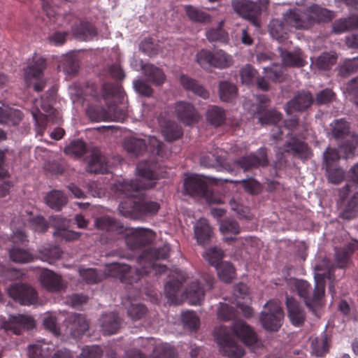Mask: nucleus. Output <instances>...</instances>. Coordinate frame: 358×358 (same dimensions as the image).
Masks as SVG:
<instances>
[{
    "instance_id": "27",
    "label": "nucleus",
    "mask_w": 358,
    "mask_h": 358,
    "mask_svg": "<svg viewBox=\"0 0 358 358\" xmlns=\"http://www.w3.org/2000/svg\"><path fill=\"white\" fill-rule=\"evenodd\" d=\"M23 118V113L8 106H0V124L17 125Z\"/></svg>"
},
{
    "instance_id": "16",
    "label": "nucleus",
    "mask_w": 358,
    "mask_h": 358,
    "mask_svg": "<svg viewBox=\"0 0 358 358\" xmlns=\"http://www.w3.org/2000/svg\"><path fill=\"white\" fill-rule=\"evenodd\" d=\"M175 110L180 121L187 125H192L199 122L200 115L194 106L186 101L176 103Z\"/></svg>"
},
{
    "instance_id": "2",
    "label": "nucleus",
    "mask_w": 358,
    "mask_h": 358,
    "mask_svg": "<svg viewBox=\"0 0 358 358\" xmlns=\"http://www.w3.org/2000/svg\"><path fill=\"white\" fill-rule=\"evenodd\" d=\"M138 180H124L120 185V190L124 192L127 198L119 204L120 213L131 219L138 217V199L140 190L150 189L154 187L156 173L152 171L147 162H140L136 167Z\"/></svg>"
},
{
    "instance_id": "50",
    "label": "nucleus",
    "mask_w": 358,
    "mask_h": 358,
    "mask_svg": "<svg viewBox=\"0 0 358 358\" xmlns=\"http://www.w3.org/2000/svg\"><path fill=\"white\" fill-rule=\"evenodd\" d=\"M311 349L312 353L316 357L324 356L329 351L327 338L326 337L314 338L311 342Z\"/></svg>"
},
{
    "instance_id": "58",
    "label": "nucleus",
    "mask_w": 358,
    "mask_h": 358,
    "mask_svg": "<svg viewBox=\"0 0 358 358\" xmlns=\"http://www.w3.org/2000/svg\"><path fill=\"white\" fill-rule=\"evenodd\" d=\"M220 229L224 234H232L234 235L240 233V226L238 223L230 218H226L221 221Z\"/></svg>"
},
{
    "instance_id": "12",
    "label": "nucleus",
    "mask_w": 358,
    "mask_h": 358,
    "mask_svg": "<svg viewBox=\"0 0 358 358\" xmlns=\"http://www.w3.org/2000/svg\"><path fill=\"white\" fill-rule=\"evenodd\" d=\"M7 293L15 302L23 306H30L37 302V292L25 283H13L8 287Z\"/></svg>"
},
{
    "instance_id": "46",
    "label": "nucleus",
    "mask_w": 358,
    "mask_h": 358,
    "mask_svg": "<svg viewBox=\"0 0 358 358\" xmlns=\"http://www.w3.org/2000/svg\"><path fill=\"white\" fill-rule=\"evenodd\" d=\"M159 204L156 201L138 199V217L155 215L159 211Z\"/></svg>"
},
{
    "instance_id": "31",
    "label": "nucleus",
    "mask_w": 358,
    "mask_h": 358,
    "mask_svg": "<svg viewBox=\"0 0 358 358\" xmlns=\"http://www.w3.org/2000/svg\"><path fill=\"white\" fill-rule=\"evenodd\" d=\"M45 202L50 208L59 211L66 204L67 198L62 191L52 190L45 196Z\"/></svg>"
},
{
    "instance_id": "64",
    "label": "nucleus",
    "mask_w": 358,
    "mask_h": 358,
    "mask_svg": "<svg viewBox=\"0 0 358 358\" xmlns=\"http://www.w3.org/2000/svg\"><path fill=\"white\" fill-rule=\"evenodd\" d=\"M103 351L99 346H86L82 350L80 358H101Z\"/></svg>"
},
{
    "instance_id": "43",
    "label": "nucleus",
    "mask_w": 358,
    "mask_h": 358,
    "mask_svg": "<svg viewBox=\"0 0 358 358\" xmlns=\"http://www.w3.org/2000/svg\"><path fill=\"white\" fill-rule=\"evenodd\" d=\"M86 113L92 122L108 121L111 119L110 113L102 106H90Z\"/></svg>"
},
{
    "instance_id": "52",
    "label": "nucleus",
    "mask_w": 358,
    "mask_h": 358,
    "mask_svg": "<svg viewBox=\"0 0 358 358\" xmlns=\"http://www.w3.org/2000/svg\"><path fill=\"white\" fill-rule=\"evenodd\" d=\"M358 146V135L353 134L350 138L346 140L341 147V151L345 155V158H350L354 156L355 150Z\"/></svg>"
},
{
    "instance_id": "21",
    "label": "nucleus",
    "mask_w": 358,
    "mask_h": 358,
    "mask_svg": "<svg viewBox=\"0 0 358 358\" xmlns=\"http://www.w3.org/2000/svg\"><path fill=\"white\" fill-rule=\"evenodd\" d=\"M286 306L288 317L291 323L296 327H301L306 320V312L300 303L292 297H286Z\"/></svg>"
},
{
    "instance_id": "24",
    "label": "nucleus",
    "mask_w": 358,
    "mask_h": 358,
    "mask_svg": "<svg viewBox=\"0 0 358 358\" xmlns=\"http://www.w3.org/2000/svg\"><path fill=\"white\" fill-rule=\"evenodd\" d=\"M99 323L104 335H112L119 330L121 320L117 313L110 312L103 314L99 319Z\"/></svg>"
},
{
    "instance_id": "62",
    "label": "nucleus",
    "mask_w": 358,
    "mask_h": 358,
    "mask_svg": "<svg viewBox=\"0 0 358 358\" xmlns=\"http://www.w3.org/2000/svg\"><path fill=\"white\" fill-rule=\"evenodd\" d=\"M335 99L336 94L331 90L327 88L317 93L315 102L317 105H324L331 103Z\"/></svg>"
},
{
    "instance_id": "45",
    "label": "nucleus",
    "mask_w": 358,
    "mask_h": 358,
    "mask_svg": "<svg viewBox=\"0 0 358 358\" xmlns=\"http://www.w3.org/2000/svg\"><path fill=\"white\" fill-rule=\"evenodd\" d=\"M259 114V122L262 124L275 125L281 120L282 115L275 110L264 109V112H257Z\"/></svg>"
},
{
    "instance_id": "17",
    "label": "nucleus",
    "mask_w": 358,
    "mask_h": 358,
    "mask_svg": "<svg viewBox=\"0 0 358 358\" xmlns=\"http://www.w3.org/2000/svg\"><path fill=\"white\" fill-rule=\"evenodd\" d=\"M283 150L292 153L294 157L301 160H307L312 156V152L308 144L292 136L283 145Z\"/></svg>"
},
{
    "instance_id": "30",
    "label": "nucleus",
    "mask_w": 358,
    "mask_h": 358,
    "mask_svg": "<svg viewBox=\"0 0 358 358\" xmlns=\"http://www.w3.org/2000/svg\"><path fill=\"white\" fill-rule=\"evenodd\" d=\"M74 36L83 41L92 40L97 35L95 27L87 21H80L73 29Z\"/></svg>"
},
{
    "instance_id": "1",
    "label": "nucleus",
    "mask_w": 358,
    "mask_h": 358,
    "mask_svg": "<svg viewBox=\"0 0 358 358\" xmlns=\"http://www.w3.org/2000/svg\"><path fill=\"white\" fill-rule=\"evenodd\" d=\"M170 248L163 245L159 248H150L138 257L137 262L141 268H132L126 264L113 262L107 265L106 270L102 271L92 268H80L79 275L83 281L87 284H97L107 276L119 278L125 284H133L138 281L144 275H148L150 270L156 274L164 273L167 267L156 263L157 260L166 259L169 256Z\"/></svg>"
},
{
    "instance_id": "60",
    "label": "nucleus",
    "mask_w": 358,
    "mask_h": 358,
    "mask_svg": "<svg viewBox=\"0 0 358 358\" xmlns=\"http://www.w3.org/2000/svg\"><path fill=\"white\" fill-rule=\"evenodd\" d=\"M153 358H176V353L173 348L164 344L156 347Z\"/></svg>"
},
{
    "instance_id": "34",
    "label": "nucleus",
    "mask_w": 358,
    "mask_h": 358,
    "mask_svg": "<svg viewBox=\"0 0 358 358\" xmlns=\"http://www.w3.org/2000/svg\"><path fill=\"white\" fill-rule=\"evenodd\" d=\"M207 122L215 127L222 125L226 120L225 110L219 106H210L206 111Z\"/></svg>"
},
{
    "instance_id": "56",
    "label": "nucleus",
    "mask_w": 358,
    "mask_h": 358,
    "mask_svg": "<svg viewBox=\"0 0 358 358\" xmlns=\"http://www.w3.org/2000/svg\"><path fill=\"white\" fill-rule=\"evenodd\" d=\"M217 315L219 320L229 321L236 317L237 312L234 307L227 303H220L217 309Z\"/></svg>"
},
{
    "instance_id": "41",
    "label": "nucleus",
    "mask_w": 358,
    "mask_h": 358,
    "mask_svg": "<svg viewBox=\"0 0 358 358\" xmlns=\"http://www.w3.org/2000/svg\"><path fill=\"white\" fill-rule=\"evenodd\" d=\"M358 28V15H352L348 18L339 19L333 24L334 33L340 34L350 29Z\"/></svg>"
},
{
    "instance_id": "28",
    "label": "nucleus",
    "mask_w": 358,
    "mask_h": 358,
    "mask_svg": "<svg viewBox=\"0 0 358 358\" xmlns=\"http://www.w3.org/2000/svg\"><path fill=\"white\" fill-rule=\"evenodd\" d=\"M180 81L187 91L193 92L195 95L206 99L209 97V92L202 85H201L196 80L189 78L187 76L182 75Z\"/></svg>"
},
{
    "instance_id": "36",
    "label": "nucleus",
    "mask_w": 358,
    "mask_h": 358,
    "mask_svg": "<svg viewBox=\"0 0 358 358\" xmlns=\"http://www.w3.org/2000/svg\"><path fill=\"white\" fill-rule=\"evenodd\" d=\"M124 148L127 152L139 156L146 150L147 144L143 139L131 137L124 141Z\"/></svg>"
},
{
    "instance_id": "14",
    "label": "nucleus",
    "mask_w": 358,
    "mask_h": 358,
    "mask_svg": "<svg viewBox=\"0 0 358 358\" xmlns=\"http://www.w3.org/2000/svg\"><path fill=\"white\" fill-rule=\"evenodd\" d=\"M234 164L244 171L257 169L259 166H267L268 164L267 149L264 147L260 148L257 152L251 153L235 160Z\"/></svg>"
},
{
    "instance_id": "57",
    "label": "nucleus",
    "mask_w": 358,
    "mask_h": 358,
    "mask_svg": "<svg viewBox=\"0 0 358 358\" xmlns=\"http://www.w3.org/2000/svg\"><path fill=\"white\" fill-rule=\"evenodd\" d=\"M29 225L34 231L38 233H45L48 231L49 223L41 215L33 217L29 220Z\"/></svg>"
},
{
    "instance_id": "40",
    "label": "nucleus",
    "mask_w": 358,
    "mask_h": 358,
    "mask_svg": "<svg viewBox=\"0 0 358 358\" xmlns=\"http://www.w3.org/2000/svg\"><path fill=\"white\" fill-rule=\"evenodd\" d=\"M145 76L149 81L155 85H161L165 80V75L163 71L152 64H146L143 67Z\"/></svg>"
},
{
    "instance_id": "20",
    "label": "nucleus",
    "mask_w": 358,
    "mask_h": 358,
    "mask_svg": "<svg viewBox=\"0 0 358 358\" xmlns=\"http://www.w3.org/2000/svg\"><path fill=\"white\" fill-rule=\"evenodd\" d=\"M34 327V320L25 315L11 316L6 324V329L16 335H20L24 330H30Z\"/></svg>"
},
{
    "instance_id": "37",
    "label": "nucleus",
    "mask_w": 358,
    "mask_h": 358,
    "mask_svg": "<svg viewBox=\"0 0 358 358\" xmlns=\"http://www.w3.org/2000/svg\"><path fill=\"white\" fill-rule=\"evenodd\" d=\"M238 93L236 85L229 81H220L219 84V96L222 101L231 102L236 99Z\"/></svg>"
},
{
    "instance_id": "42",
    "label": "nucleus",
    "mask_w": 358,
    "mask_h": 358,
    "mask_svg": "<svg viewBox=\"0 0 358 358\" xmlns=\"http://www.w3.org/2000/svg\"><path fill=\"white\" fill-rule=\"evenodd\" d=\"M215 268L217 275L222 281L229 283L235 278L236 271L231 263L222 262Z\"/></svg>"
},
{
    "instance_id": "39",
    "label": "nucleus",
    "mask_w": 358,
    "mask_h": 358,
    "mask_svg": "<svg viewBox=\"0 0 358 358\" xmlns=\"http://www.w3.org/2000/svg\"><path fill=\"white\" fill-rule=\"evenodd\" d=\"M224 22L223 20L220 21L215 28L209 29L206 33V36L209 42H220L222 43H226L228 42L229 36L227 32L223 29Z\"/></svg>"
},
{
    "instance_id": "38",
    "label": "nucleus",
    "mask_w": 358,
    "mask_h": 358,
    "mask_svg": "<svg viewBox=\"0 0 358 358\" xmlns=\"http://www.w3.org/2000/svg\"><path fill=\"white\" fill-rule=\"evenodd\" d=\"M285 20V15H283ZM289 25L285 20L282 22L278 19H273L269 24V31L271 36L278 41H282L286 38L287 27ZM289 26H291L289 24Z\"/></svg>"
},
{
    "instance_id": "8",
    "label": "nucleus",
    "mask_w": 358,
    "mask_h": 358,
    "mask_svg": "<svg viewBox=\"0 0 358 358\" xmlns=\"http://www.w3.org/2000/svg\"><path fill=\"white\" fill-rule=\"evenodd\" d=\"M47 67L46 59L34 54L32 62L24 71V80L28 86L33 84L34 91L39 92L43 90L45 81L43 79V73Z\"/></svg>"
},
{
    "instance_id": "6",
    "label": "nucleus",
    "mask_w": 358,
    "mask_h": 358,
    "mask_svg": "<svg viewBox=\"0 0 358 358\" xmlns=\"http://www.w3.org/2000/svg\"><path fill=\"white\" fill-rule=\"evenodd\" d=\"M185 194L204 199L208 203H220L221 199L211 190L208 183L199 176H190L184 180Z\"/></svg>"
},
{
    "instance_id": "4",
    "label": "nucleus",
    "mask_w": 358,
    "mask_h": 358,
    "mask_svg": "<svg viewBox=\"0 0 358 358\" xmlns=\"http://www.w3.org/2000/svg\"><path fill=\"white\" fill-rule=\"evenodd\" d=\"M325 278L329 280H334L332 270L324 277L317 275L315 277L314 288L306 280L294 279L291 282L292 287L296 291L298 295L302 299L309 310L315 313V308L322 306V300L325 293Z\"/></svg>"
},
{
    "instance_id": "5",
    "label": "nucleus",
    "mask_w": 358,
    "mask_h": 358,
    "mask_svg": "<svg viewBox=\"0 0 358 358\" xmlns=\"http://www.w3.org/2000/svg\"><path fill=\"white\" fill-rule=\"evenodd\" d=\"M325 278L329 280H334L332 270L324 277L317 275L315 277L314 288L306 280L294 279L291 282L292 287L296 291L298 295L302 299L309 310L315 313V308L322 306V300L325 293Z\"/></svg>"
},
{
    "instance_id": "7",
    "label": "nucleus",
    "mask_w": 358,
    "mask_h": 358,
    "mask_svg": "<svg viewBox=\"0 0 358 358\" xmlns=\"http://www.w3.org/2000/svg\"><path fill=\"white\" fill-rule=\"evenodd\" d=\"M196 60L204 69L212 67L224 69L231 66L234 62L232 56L221 49L214 51L202 49L196 53Z\"/></svg>"
},
{
    "instance_id": "15",
    "label": "nucleus",
    "mask_w": 358,
    "mask_h": 358,
    "mask_svg": "<svg viewBox=\"0 0 358 358\" xmlns=\"http://www.w3.org/2000/svg\"><path fill=\"white\" fill-rule=\"evenodd\" d=\"M230 331L247 346H252L258 343V336L254 329L242 320H235L231 324Z\"/></svg>"
},
{
    "instance_id": "51",
    "label": "nucleus",
    "mask_w": 358,
    "mask_h": 358,
    "mask_svg": "<svg viewBox=\"0 0 358 358\" xmlns=\"http://www.w3.org/2000/svg\"><path fill=\"white\" fill-rule=\"evenodd\" d=\"M223 257L224 251L217 247L209 248L203 255L205 259L208 261L210 265L214 266L215 267L220 265Z\"/></svg>"
},
{
    "instance_id": "61",
    "label": "nucleus",
    "mask_w": 358,
    "mask_h": 358,
    "mask_svg": "<svg viewBox=\"0 0 358 358\" xmlns=\"http://www.w3.org/2000/svg\"><path fill=\"white\" fill-rule=\"evenodd\" d=\"M358 71V57L346 59L340 68L342 76H348Z\"/></svg>"
},
{
    "instance_id": "26",
    "label": "nucleus",
    "mask_w": 358,
    "mask_h": 358,
    "mask_svg": "<svg viewBox=\"0 0 358 358\" xmlns=\"http://www.w3.org/2000/svg\"><path fill=\"white\" fill-rule=\"evenodd\" d=\"M213 235V231L207 220L200 219L194 226V236L199 245L208 244Z\"/></svg>"
},
{
    "instance_id": "9",
    "label": "nucleus",
    "mask_w": 358,
    "mask_h": 358,
    "mask_svg": "<svg viewBox=\"0 0 358 358\" xmlns=\"http://www.w3.org/2000/svg\"><path fill=\"white\" fill-rule=\"evenodd\" d=\"M284 312L280 303L275 300L268 301L260 315L262 327L267 331H277L282 326Z\"/></svg>"
},
{
    "instance_id": "35",
    "label": "nucleus",
    "mask_w": 358,
    "mask_h": 358,
    "mask_svg": "<svg viewBox=\"0 0 358 358\" xmlns=\"http://www.w3.org/2000/svg\"><path fill=\"white\" fill-rule=\"evenodd\" d=\"M185 294L192 305H197L204 299V290L197 281L192 282L185 289Z\"/></svg>"
},
{
    "instance_id": "13",
    "label": "nucleus",
    "mask_w": 358,
    "mask_h": 358,
    "mask_svg": "<svg viewBox=\"0 0 358 358\" xmlns=\"http://www.w3.org/2000/svg\"><path fill=\"white\" fill-rule=\"evenodd\" d=\"M232 5L240 16L251 22L255 27H260V3L250 0H233Z\"/></svg>"
},
{
    "instance_id": "49",
    "label": "nucleus",
    "mask_w": 358,
    "mask_h": 358,
    "mask_svg": "<svg viewBox=\"0 0 358 358\" xmlns=\"http://www.w3.org/2000/svg\"><path fill=\"white\" fill-rule=\"evenodd\" d=\"M337 57L329 52H323L315 61V66L320 70H329L336 62Z\"/></svg>"
},
{
    "instance_id": "44",
    "label": "nucleus",
    "mask_w": 358,
    "mask_h": 358,
    "mask_svg": "<svg viewBox=\"0 0 358 358\" xmlns=\"http://www.w3.org/2000/svg\"><path fill=\"white\" fill-rule=\"evenodd\" d=\"M280 52L282 60L285 66L298 68L304 66V61L299 55L282 49H280Z\"/></svg>"
},
{
    "instance_id": "29",
    "label": "nucleus",
    "mask_w": 358,
    "mask_h": 358,
    "mask_svg": "<svg viewBox=\"0 0 358 358\" xmlns=\"http://www.w3.org/2000/svg\"><path fill=\"white\" fill-rule=\"evenodd\" d=\"M95 225L99 229L114 231L119 234H121L124 231V226L122 223L108 216L97 218L95 221Z\"/></svg>"
},
{
    "instance_id": "48",
    "label": "nucleus",
    "mask_w": 358,
    "mask_h": 358,
    "mask_svg": "<svg viewBox=\"0 0 358 358\" xmlns=\"http://www.w3.org/2000/svg\"><path fill=\"white\" fill-rule=\"evenodd\" d=\"M331 133L336 139L343 138L350 134V124L343 119L336 120L332 125Z\"/></svg>"
},
{
    "instance_id": "22",
    "label": "nucleus",
    "mask_w": 358,
    "mask_h": 358,
    "mask_svg": "<svg viewBox=\"0 0 358 358\" xmlns=\"http://www.w3.org/2000/svg\"><path fill=\"white\" fill-rule=\"evenodd\" d=\"M108 170V160L98 148L92 150L87 171L94 173H105Z\"/></svg>"
},
{
    "instance_id": "11",
    "label": "nucleus",
    "mask_w": 358,
    "mask_h": 358,
    "mask_svg": "<svg viewBox=\"0 0 358 358\" xmlns=\"http://www.w3.org/2000/svg\"><path fill=\"white\" fill-rule=\"evenodd\" d=\"M121 234L125 235V242L131 250L141 249L149 245L155 238L152 230L143 228H128L124 227V231Z\"/></svg>"
},
{
    "instance_id": "63",
    "label": "nucleus",
    "mask_w": 358,
    "mask_h": 358,
    "mask_svg": "<svg viewBox=\"0 0 358 358\" xmlns=\"http://www.w3.org/2000/svg\"><path fill=\"white\" fill-rule=\"evenodd\" d=\"M182 322L185 327L192 330H196L199 327V319L192 311H187L182 315Z\"/></svg>"
},
{
    "instance_id": "33",
    "label": "nucleus",
    "mask_w": 358,
    "mask_h": 358,
    "mask_svg": "<svg viewBox=\"0 0 358 358\" xmlns=\"http://www.w3.org/2000/svg\"><path fill=\"white\" fill-rule=\"evenodd\" d=\"M162 134L166 141H173L182 137L183 131L178 124L169 120L162 126Z\"/></svg>"
},
{
    "instance_id": "19",
    "label": "nucleus",
    "mask_w": 358,
    "mask_h": 358,
    "mask_svg": "<svg viewBox=\"0 0 358 358\" xmlns=\"http://www.w3.org/2000/svg\"><path fill=\"white\" fill-rule=\"evenodd\" d=\"M313 101L310 92L300 91L287 103L285 106L286 111L287 113H292L294 111L305 110L312 105Z\"/></svg>"
},
{
    "instance_id": "54",
    "label": "nucleus",
    "mask_w": 358,
    "mask_h": 358,
    "mask_svg": "<svg viewBox=\"0 0 358 358\" xmlns=\"http://www.w3.org/2000/svg\"><path fill=\"white\" fill-rule=\"evenodd\" d=\"M148 313L145 306L142 303H131L127 308L128 316L134 321L143 318Z\"/></svg>"
},
{
    "instance_id": "59",
    "label": "nucleus",
    "mask_w": 358,
    "mask_h": 358,
    "mask_svg": "<svg viewBox=\"0 0 358 358\" xmlns=\"http://www.w3.org/2000/svg\"><path fill=\"white\" fill-rule=\"evenodd\" d=\"M328 180L334 184L341 183L345 178V171L339 167H326Z\"/></svg>"
},
{
    "instance_id": "18",
    "label": "nucleus",
    "mask_w": 358,
    "mask_h": 358,
    "mask_svg": "<svg viewBox=\"0 0 358 358\" xmlns=\"http://www.w3.org/2000/svg\"><path fill=\"white\" fill-rule=\"evenodd\" d=\"M65 321L71 336L76 338L84 334L89 328V323L86 317L82 314L70 313Z\"/></svg>"
},
{
    "instance_id": "32",
    "label": "nucleus",
    "mask_w": 358,
    "mask_h": 358,
    "mask_svg": "<svg viewBox=\"0 0 358 358\" xmlns=\"http://www.w3.org/2000/svg\"><path fill=\"white\" fill-rule=\"evenodd\" d=\"M185 11L188 18L192 22L207 24L212 20V17L209 13L192 5L185 6Z\"/></svg>"
},
{
    "instance_id": "10",
    "label": "nucleus",
    "mask_w": 358,
    "mask_h": 358,
    "mask_svg": "<svg viewBox=\"0 0 358 358\" xmlns=\"http://www.w3.org/2000/svg\"><path fill=\"white\" fill-rule=\"evenodd\" d=\"M215 336L217 343L223 347L226 355L229 358H242L245 350L234 340L230 329L224 325H221L215 329Z\"/></svg>"
},
{
    "instance_id": "25",
    "label": "nucleus",
    "mask_w": 358,
    "mask_h": 358,
    "mask_svg": "<svg viewBox=\"0 0 358 358\" xmlns=\"http://www.w3.org/2000/svg\"><path fill=\"white\" fill-rule=\"evenodd\" d=\"M40 280L43 287L52 292H59L64 288L61 277L50 270L41 273Z\"/></svg>"
},
{
    "instance_id": "23",
    "label": "nucleus",
    "mask_w": 358,
    "mask_h": 358,
    "mask_svg": "<svg viewBox=\"0 0 358 358\" xmlns=\"http://www.w3.org/2000/svg\"><path fill=\"white\" fill-rule=\"evenodd\" d=\"M187 275L185 273H180L176 279L167 282L164 286V293L169 301L173 304L179 302V293L184 282L187 280Z\"/></svg>"
},
{
    "instance_id": "55",
    "label": "nucleus",
    "mask_w": 358,
    "mask_h": 358,
    "mask_svg": "<svg viewBox=\"0 0 358 358\" xmlns=\"http://www.w3.org/2000/svg\"><path fill=\"white\" fill-rule=\"evenodd\" d=\"M4 159L5 153L0 150V197L5 196L8 193V190L11 187L10 182L1 180L7 175V171L3 167Z\"/></svg>"
},
{
    "instance_id": "3",
    "label": "nucleus",
    "mask_w": 358,
    "mask_h": 358,
    "mask_svg": "<svg viewBox=\"0 0 358 358\" xmlns=\"http://www.w3.org/2000/svg\"><path fill=\"white\" fill-rule=\"evenodd\" d=\"M334 14L327 8L314 4L306 10L290 9L285 13V20L291 27L299 29H308L316 23L329 22Z\"/></svg>"
},
{
    "instance_id": "47",
    "label": "nucleus",
    "mask_w": 358,
    "mask_h": 358,
    "mask_svg": "<svg viewBox=\"0 0 358 358\" xmlns=\"http://www.w3.org/2000/svg\"><path fill=\"white\" fill-rule=\"evenodd\" d=\"M86 143L82 140H74L64 148V152L76 157H80L87 152Z\"/></svg>"
},
{
    "instance_id": "53",
    "label": "nucleus",
    "mask_w": 358,
    "mask_h": 358,
    "mask_svg": "<svg viewBox=\"0 0 358 358\" xmlns=\"http://www.w3.org/2000/svg\"><path fill=\"white\" fill-rule=\"evenodd\" d=\"M9 257L13 262L19 263H26L32 260V256L29 252L16 247L9 250Z\"/></svg>"
}]
</instances>
